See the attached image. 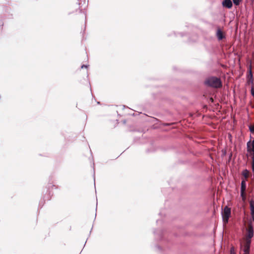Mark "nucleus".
Masks as SVG:
<instances>
[{
    "instance_id": "1",
    "label": "nucleus",
    "mask_w": 254,
    "mask_h": 254,
    "mask_svg": "<svg viewBox=\"0 0 254 254\" xmlns=\"http://www.w3.org/2000/svg\"><path fill=\"white\" fill-rule=\"evenodd\" d=\"M254 236V228L252 222L248 223L243 242L241 243V254H250L252 239Z\"/></svg>"
},
{
    "instance_id": "2",
    "label": "nucleus",
    "mask_w": 254,
    "mask_h": 254,
    "mask_svg": "<svg viewBox=\"0 0 254 254\" xmlns=\"http://www.w3.org/2000/svg\"><path fill=\"white\" fill-rule=\"evenodd\" d=\"M204 83L206 85L215 88H220L222 86L221 79L215 76H211L207 78Z\"/></svg>"
},
{
    "instance_id": "3",
    "label": "nucleus",
    "mask_w": 254,
    "mask_h": 254,
    "mask_svg": "<svg viewBox=\"0 0 254 254\" xmlns=\"http://www.w3.org/2000/svg\"><path fill=\"white\" fill-rule=\"evenodd\" d=\"M222 215L223 222L224 223H228L229 218L231 215L230 208L226 206L222 212Z\"/></svg>"
},
{
    "instance_id": "4",
    "label": "nucleus",
    "mask_w": 254,
    "mask_h": 254,
    "mask_svg": "<svg viewBox=\"0 0 254 254\" xmlns=\"http://www.w3.org/2000/svg\"><path fill=\"white\" fill-rule=\"evenodd\" d=\"M247 151L250 155L254 154V138L247 143Z\"/></svg>"
},
{
    "instance_id": "5",
    "label": "nucleus",
    "mask_w": 254,
    "mask_h": 254,
    "mask_svg": "<svg viewBox=\"0 0 254 254\" xmlns=\"http://www.w3.org/2000/svg\"><path fill=\"white\" fill-rule=\"evenodd\" d=\"M216 35L219 41L225 38V36L224 35L223 31L219 28L217 29Z\"/></svg>"
},
{
    "instance_id": "6",
    "label": "nucleus",
    "mask_w": 254,
    "mask_h": 254,
    "mask_svg": "<svg viewBox=\"0 0 254 254\" xmlns=\"http://www.w3.org/2000/svg\"><path fill=\"white\" fill-rule=\"evenodd\" d=\"M222 5L225 7L231 8L233 4L231 0H224L222 2Z\"/></svg>"
},
{
    "instance_id": "7",
    "label": "nucleus",
    "mask_w": 254,
    "mask_h": 254,
    "mask_svg": "<svg viewBox=\"0 0 254 254\" xmlns=\"http://www.w3.org/2000/svg\"><path fill=\"white\" fill-rule=\"evenodd\" d=\"M250 209H251V214L252 215V217H254V200H251L250 201Z\"/></svg>"
},
{
    "instance_id": "8",
    "label": "nucleus",
    "mask_w": 254,
    "mask_h": 254,
    "mask_svg": "<svg viewBox=\"0 0 254 254\" xmlns=\"http://www.w3.org/2000/svg\"><path fill=\"white\" fill-rule=\"evenodd\" d=\"M246 180H242L241 184V190L246 191Z\"/></svg>"
},
{
    "instance_id": "9",
    "label": "nucleus",
    "mask_w": 254,
    "mask_h": 254,
    "mask_svg": "<svg viewBox=\"0 0 254 254\" xmlns=\"http://www.w3.org/2000/svg\"><path fill=\"white\" fill-rule=\"evenodd\" d=\"M242 175L244 176L245 179L244 180H246L249 176V171L247 169H245L242 171Z\"/></svg>"
},
{
    "instance_id": "10",
    "label": "nucleus",
    "mask_w": 254,
    "mask_h": 254,
    "mask_svg": "<svg viewBox=\"0 0 254 254\" xmlns=\"http://www.w3.org/2000/svg\"><path fill=\"white\" fill-rule=\"evenodd\" d=\"M79 2L78 3V5L79 7H81L82 6H84V8L87 6V3L86 2V0H78Z\"/></svg>"
},
{
    "instance_id": "11",
    "label": "nucleus",
    "mask_w": 254,
    "mask_h": 254,
    "mask_svg": "<svg viewBox=\"0 0 254 254\" xmlns=\"http://www.w3.org/2000/svg\"><path fill=\"white\" fill-rule=\"evenodd\" d=\"M249 74H250V79H249L248 82L253 83V76L252 71L251 69L249 70Z\"/></svg>"
},
{
    "instance_id": "12",
    "label": "nucleus",
    "mask_w": 254,
    "mask_h": 254,
    "mask_svg": "<svg viewBox=\"0 0 254 254\" xmlns=\"http://www.w3.org/2000/svg\"><path fill=\"white\" fill-rule=\"evenodd\" d=\"M241 196L243 200H245L246 199V194L245 191L241 190Z\"/></svg>"
},
{
    "instance_id": "13",
    "label": "nucleus",
    "mask_w": 254,
    "mask_h": 254,
    "mask_svg": "<svg viewBox=\"0 0 254 254\" xmlns=\"http://www.w3.org/2000/svg\"><path fill=\"white\" fill-rule=\"evenodd\" d=\"M242 0H233L234 4L236 5H238Z\"/></svg>"
},
{
    "instance_id": "14",
    "label": "nucleus",
    "mask_w": 254,
    "mask_h": 254,
    "mask_svg": "<svg viewBox=\"0 0 254 254\" xmlns=\"http://www.w3.org/2000/svg\"><path fill=\"white\" fill-rule=\"evenodd\" d=\"M249 129H250V131L254 133V125H251V126H249Z\"/></svg>"
},
{
    "instance_id": "15",
    "label": "nucleus",
    "mask_w": 254,
    "mask_h": 254,
    "mask_svg": "<svg viewBox=\"0 0 254 254\" xmlns=\"http://www.w3.org/2000/svg\"><path fill=\"white\" fill-rule=\"evenodd\" d=\"M251 94L253 96H254V87H252L251 88Z\"/></svg>"
},
{
    "instance_id": "16",
    "label": "nucleus",
    "mask_w": 254,
    "mask_h": 254,
    "mask_svg": "<svg viewBox=\"0 0 254 254\" xmlns=\"http://www.w3.org/2000/svg\"><path fill=\"white\" fill-rule=\"evenodd\" d=\"M252 170L253 174H254V163H252Z\"/></svg>"
},
{
    "instance_id": "17",
    "label": "nucleus",
    "mask_w": 254,
    "mask_h": 254,
    "mask_svg": "<svg viewBox=\"0 0 254 254\" xmlns=\"http://www.w3.org/2000/svg\"><path fill=\"white\" fill-rule=\"evenodd\" d=\"M252 156V162L253 163H254V154L251 155Z\"/></svg>"
},
{
    "instance_id": "18",
    "label": "nucleus",
    "mask_w": 254,
    "mask_h": 254,
    "mask_svg": "<svg viewBox=\"0 0 254 254\" xmlns=\"http://www.w3.org/2000/svg\"><path fill=\"white\" fill-rule=\"evenodd\" d=\"M88 67V65H85V64H83L81 66V68H87Z\"/></svg>"
},
{
    "instance_id": "19",
    "label": "nucleus",
    "mask_w": 254,
    "mask_h": 254,
    "mask_svg": "<svg viewBox=\"0 0 254 254\" xmlns=\"http://www.w3.org/2000/svg\"><path fill=\"white\" fill-rule=\"evenodd\" d=\"M231 254H234V249L233 248H232L231 250Z\"/></svg>"
},
{
    "instance_id": "20",
    "label": "nucleus",
    "mask_w": 254,
    "mask_h": 254,
    "mask_svg": "<svg viewBox=\"0 0 254 254\" xmlns=\"http://www.w3.org/2000/svg\"><path fill=\"white\" fill-rule=\"evenodd\" d=\"M254 221V217L252 218V219L250 222Z\"/></svg>"
},
{
    "instance_id": "21",
    "label": "nucleus",
    "mask_w": 254,
    "mask_h": 254,
    "mask_svg": "<svg viewBox=\"0 0 254 254\" xmlns=\"http://www.w3.org/2000/svg\"><path fill=\"white\" fill-rule=\"evenodd\" d=\"M157 247H158V249H160L159 246H158Z\"/></svg>"
}]
</instances>
